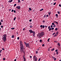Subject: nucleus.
Wrapping results in <instances>:
<instances>
[{
  "instance_id": "50",
  "label": "nucleus",
  "mask_w": 61,
  "mask_h": 61,
  "mask_svg": "<svg viewBox=\"0 0 61 61\" xmlns=\"http://www.w3.org/2000/svg\"><path fill=\"white\" fill-rule=\"evenodd\" d=\"M59 6H60V7H61V5L60 4H59Z\"/></svg>"
},
{
  "instance_id": "18",
  "label": "nucleus",
  "mask_w": 61,
  "mask_h": 61,
  "mask_svg": "<svg viewBox=\"0 0 61 61\" xmlns=\"http://www.w3.org/2000/svg\"><path fill=\"white\" fill-rule=\"evenodd\" d=\"M11 38H14V35H12V36H11Z\"/></svg>"
},
{
  "instance_id": "5",
  "label": "nucleus",
  "mask_w": 61,
  "mask_h": 61,
  "mask_svg": "<svg viewBox=\"0 0 61 61\" xmlns=\"http://www.w3.org/2000/svg\"><path fill=\"white\" fill-rule=\"evenodd\" d=\"M33 57L34 61H37L38 59H37V57L36 56H33Z\"/></svg>"
},
{
  "instance_id": "1",
  "label": "nucleus",
  "mask_w": 61,
  "mask_h": 61,
  "mask_svg": "<svg viewBox=\"0 0 61 61\" xmlns=\"http://www.w3.org/2000/svg\"><path fill=\"white\" fill-rule=\"evenodd\" d=\"M20 51L21 53H24V55H25V52H26V50L25 49V48L23 46V43L21 41L20 42Z\"/></svg>"
},
{
  "instance_id": "48",
  "label": "nucleus",
  "mask_w": 61,
  "mask_h": 61,
  "mask_svg": "<svg viewBox=\"0 0 61 61\" xmlns=\"http://www.w3.org/2000/svg\"><path fill=\"white\" fill-rule=\"evenodd\" d=\"M51 28H52V27H53V25H51Z\"/></svg>"
},
{
  "instance_id": "8",
  "label": "nucleus",
  "mask_w": 61,
  "mask_h": 61,
  "mask_svg": "<svg viewBox=\"0 0 61 61\" xmlns=\"http://www.w3.org/2000/svg\"><path fill=\"white\" fill-rule=\"evenodd\" d=\"M23 58L24 59L23 61H26V58L25 57V55L23 56Z\"/></svg>"
},
{
  "instance_id": "60",
  "label": "nucleus",
  "mask_w": 61,
  "mask_h": 61,
  "mask_svg": "<svg viewBox=\"0 0 61 61\" xmlns=\"http://www.w3.org/2000/svg\"><path fill=\"white\" fill-rule=\"evenodd\" d=\"M1 22L0 21V25H1Z\"/></svg>"
},
{
  "instance_id": "9",
  "label": "nucleus",
  "mask_w": 61,
  "mask_h": 61,
  "mask_svg": "<svg viewBox=\"0 0 61 61\" xmlns=\"http://www.w3.org/2000/svg\"><path fill=\"white\" fill-rule=\"evenodd\" d=\"M16 8H17L18 9H20L21 7H20V6H18L16 7Z\"/></svg>"
},
{
  "instance_id": "38",
  "label": "nucleus",
  "mask_w": 61,
  "mask_h": 61,
  "mask_svg": "<svg viewBox=\"0 0 61 61\" xmlns=\"http://www.w3.org/2000/svg\"><path fill=\"white\" fill-rule=\"evenodd\" d=\"M41 27H41H43V25H41L40 26Z\"/></svg>"
},
{
  "instance_id": "56",
  "label": "nucleus",
  "mask_w": 61,
  "mask_h": 61,
  "mask_svg": "<svg viewBox=\"0 0 61 61\" xmlns=\"http://www.w3.org/2000/svg\"><path fill=\"white\" fill-rule=\"evenodd\" d=\"M2 50H5V49L4 48H2Z\"/></svg>"
},
{
  "instance_id": "46",
  "label": "nucleus",
  "mask_w": 61,
  "mask_h": 61,
  "mask_svg": "<svg viewBox=\"0 0 61 61\" xmlns=\"http://www.w3.org/2000/svg\"><path fill=\"white\" fill-rule=\"evenodd\" d=\"M17 39H18V40H19V37H18L17 38Z\"/></svg>"
},
{
  "instance_id": "17",
  "label": "nucleus",
  "mask_w": 61,
  "mask_h": 61,
  "mask_svg": "<svg viewBox=\"0 0 61 61\" xmlns=\"http://www.w3.org/2000/svg\"><path fill=\"white\" fill-rule=\"evenodd\" d=\"M29 9L30 11H32V9H31V8H29Z\"/></svg>"
},
{
  "instance_id": "55",
  "label": "nucleus",
  "mask_w": 61,
  "mask_h": 61,
  "mask_svg": "<svg viewBox=\"0 0 61 61\" xmlns=\"http://www.w3.org/2000/svg\"><path fill=\"white\" fill-rule=\"evenodd\" d=\"M46 16V17H48V16H49V15H47Z\"/></svg>"
},
{
  "instance_id": "4",
  "label": "nucleus",
  "mask_w": 61,
  "mask_h": 61,
  "mask_svg": "<svg viewBox=\"0 0 61 61\" xmlns=\"http://www.w3.org/2000/svg\"><path fill=\"white\" fill-rule=\"evenodd\" d=\"M29 32L30 33H33V36H34V37H35V34H36L35 32L32 31L31 30H29Z\"/></svg>"
},
{
  "instance_id": "19",
  "label": "nucleus",
  "mask_w": 61,
  "mask_h": 61,
  "mask_svg": "<svg viewBox=\"0 0 61 61\" xmlns=\"http://www.w3.org/2000/svg\"><path fill=\"white\" fill-rule=\"evenodd\" d=\"M57 29H58V28H55V31H57Z\"/></svg>"
},
{
  "instance_id": "24",
  "label": "nucleus",
  "mask_w": 61,
  "mask_h": 61,
  "mask_svg": "<svg viewBox=\"0 0 61 61\" xmlns=\"http://www.w3.org/2000/svg\"><path fill=\"white\" fill-rule=\"evenodd\" d=\"M40 42H42V40H40Z\"/></svg>"
},
{
  "instance_id": "31",
  "label": "nucleus",
  "mask_w": 61,
  "mask_h": 61,
  "mask_svg": "<svg viewBox=\"0 0 61 61\" xmlns=\"http://www.w3.org/2000/svg\"><path fill=\"white\" fill-rule=\"evenodd\" d=\"M16 5V4H15L14 5V6H15Z\"/></svg>"
},
{
  "instance_id": "39",
  "label": "nucleus",
  "mask_w": 61,
  "mask_h": 61,
  "mask_svg": "<svg viewBox=\"0 0 61 61\" xmlns=\"http://www.w3.org/2000/svg\"><path fill=\"white\" fill-rule=\"evenodd\" d=\"M58 50H56L55 51V52H58Z\"/></svg>"
},
{
  "instance_id": "32",
  "label": "nucleus",
  "mask_w": 61,
  "mask_h": 61,
  "mask_svg": "<svg viewBox=\"0 0 61 61\" xmlns=\"http://www.w3.org/2000/svg\"><path fill=\"white\" fill-rule=\"evenodd\" d=\"M36 54H38V51H36Z\"/></svg>"
},
{
  "instance_id": "23",
  "label": "nucleus",
  "mask_w": 61,
  "mask_h": 61,
  "mask_svg": "<svg viewBox=\"0 0 61 61\" xmlns=\"http://www.w3.org/2000/svg\"><path fill=\"white\" fill-rule=\"evenodd\" d=\"M53 59H54V61H56V58H55Z\"/></svg>"
},
{
  "instance_id": "12",
  "label": "nucleus",
  "mask_w": 61,
  "mask_h": 61,
  "mask_svg": "<svg viewBox=\"0 0 61 61\" xmlns=\"http://www.w3.org/2000/svg\"><path fill=\"white\" fill-rule=\"evenodd\" d=\"M55 16H56V18H57V17H58V14H56V15H55Z\"/></svg>"
},
{
  "instance_id": "27",
  "label": "nucleus",
  "mask_w": 61,
  "mask_h": 61,
  "mask_svg": "<svg viewBox=\"0 0 61 61\" xmlns=\"http://www.w3.org/2000/svg\"><path fill=\"white\" fill-rule=\"evenodd\" d=\"M1 22H3V20L2 19H1V20H0Z\"/></svg>"
},
{
  "instance_id": "59",
  "label": "nucleus",
  "mask_w": 61,
  "mask_h": 61,
  "mask_svg": "<svg viewBox=\"0 0 61 61\" xmlns=\"http://www.w3.org/2000/svg\"><path fill=\"white\" fill-rule=\"evenodd\" d=\"M54 42H55V43H57V41H54Z\"/></svg>"
},
{
  "instance_id": "11",
  "label": "nucleus",
  "mask_w": 61,
  "mask_h": 61,
  "mask_svg": "<svg viewBox=\"0 0 61 61\" xmlns=\"http://www.w3.org/2000/svg\"><path fill=\"white\" fill-rule=\"evenodd\" d=\"M57 45L59 46H60V44L59 43H58Z\"/></svg>"
},
{
  "instance_id": "28",
  "label": "nucleus",
  "mask_w": 61,
  "mask_h": 61,
  "mask_svg": "<svg viewBox=\"0 0 61 61\" xmlns=\"http://www.w3.org/2000/svg\"><path fill=\"white\" fill-rule=\"evenodd\" d=\"M42 28H45V25H43L42 26Z\"/></svg>"
},
{
  "instance_id": "63",
  "label": "nucleus",
  "mask_w": 61,
  "mask_h": 61,
  "mask_svg": "<svg viewBox=\"0 0 61 61\" xmlns=\"http://www.w3.org/2000/svg\"><path fill=\"white\" fill-rule=\"evenodd\" d=\"M52 58H55V57H52Z\"/></svg>"
},
{
  "instance_id": "10",
  "label": "nucleus",
  "mask_w": 61,
  "mask_h": 61,
  "mask_svg": "<svg viewBox=\"0 0 61 61\" xmlns=\"http://www.w3.org/2000/svg\"><path fill=\"white\" fill-rule=\"evenodd\" d=\"M12 1H13V0H9L8 2L9 3H11Z\"/></svg>"
},
{
  "instance_id": "14",
  "label": "nucleus",
  "mask_w": 61,
  "mask_h": 61,
  "mask_svg": "<svg viewBox=\"0 0 61 61\" xmlns=\"http://www.w3.org/2000/svg\"><path fill=\"white\" fill-rule=\"evenodd\" d=\"M54 50H55V48H54L51 49V51H54Z\"/></svg>"
},
{
  "instance_id": "25",
  "label": "nucleus",
  "mask_w": 61,
  "mask_h": 61,
  "mask_svg": "<svg viewBox=\"0 0 61 61\" xmlns=\"http://www.w3.org/2000/svg\"><path fill=\"white\" fill-rule=\"evenodd\" d=\"M11 29L12 30H14V29H15V28H11Z\"/></svg>"
},
{
  "instance_id": "57",
  "label": "nucleus",
  "mask_w": 61,
  "mask_h": 61,
  "mask_svg": "<svg viewBox=\"0 0 61 61\" xmlns=\"http://www.w3.org/2000/svg\"><path fill=\"white\" fill-rule=\"evenodd\" d=\"M30 58H32V56H30Z\"/></svg>"
},
{
  "instance_id": "41",
  "label": "nucleus",
  "mask_w": 61,
  "mask_h": 61,
  "mask_svg": "<svg viewBox=\"0 0 61 61\" xmlns=\"http://www.w3.org/2000/svg\"><path fill=\"white\" fill-rule=\"evenodd\" d=\"M56 2H55L53 4V5H56Z\"/></svg>"
},
{
  "instance_id": "33",
  "label": "nucleus",
  "mask_w": 61,
  "mask_h": 61,
  "mask_svg": "<svg viewBox=\"0 0 61 61\" xmlns=\"http://www.w3.org/2000/svg\"><path fill=\"white\" fill-rule=\"evenodd\" d=\"M49 29V31H51V28H50V29Z\"/></svg>"
},
{
  "instance_id": "61",
  "label": "nucleus",
  "mask_w": 61,
  "mask_h": 61,
  "mask_svg": "<svg viewBox=\"0 0 61 61\" xmlns=\"http://www.w3.org/2000/svg\"><path fill=\"white\" fill-rule=\"evenodd\" d=\"M25 28L23 29V31H25Z\"/></svg>"
},
{
  "instance_id": "51",
  "label": "nucleus",
  "mask_w": 61,
  "mask_h": 61,
  "mask_svg": "<svg viewBox=\"0 0 61 61\" xmlns=\"http://www.w3.org/2000/svg\"><path fill=\"white\" fill-rule=\"evenodd\" d=\"M1 28H3V26H2V25L1 26Z\"/></svg>"
},
{
  "instance_id": "49",
  "label": "nucleus",
  "mask_w": 61,
  "mask_h": 61,
  "mask_svg": "<svg viewBox=\"0 0 61 61\" xmlns=\"http://www.w3.org/2000/svg\"><path fill=\"white\" fill-rule=\"evenodd\" d=\"M14 10H12L11 12H14Z\"/></svg>"
},
{
  "instance_id": "21",
  "label": "nucleus",
  "mask_w": 61,
  "mask_h": 61,
  "mask_svg": "<svg viewBox=\"0 0 61 61\" xmlns=\"http://www.w3.org/2000/svg\"><path fill=\"white\" fill-rule=\"evenodd\" d=\"M43 10L44 9H41V10H40V11H43Z\"/></svg>"
},
{
  "instance_id": "6",
  "label": "nucleus",
  "mask_w": 61,
  "mask_h": 61,
  "mask_svg": "<svg viewBox=\"0 0 61 61\" xmlns=\"http://www.w3.org/2000/svg\"><path fill=\"white\" fill-rule=\"evenodd\" d=\"M25 44V46H26V47H29V44L28 43H26V42H24Z\"/></svg>"
},
{
  "instance_id": "7",
  "label": "nucleus",
  "mask_w": 61,
  "mask_h": 61,
  "mask_svg": "<svg viewBox=\"0 0 61 61\" xmlns=\"http://www.w3.org/2000/svg\"><path fill=\"white\" fill-rule=\"evenodd\" d=\"M58 34V32L57 31L56 33V34H55V35L54 36H57Z\"/></svg>"
},
{
  "instance_id": "37",
  "label": "nucleus",
  "mask_w": 61,
  "mask_h": 61,
  "mask_svg": "<svg viewBox=\"0 0 61 61\" xmlns=\"http://www.w3.org/2000/svg\"><path fill=\"white\" fill-rule=\"evenodd\" d=\"M51 27H50V26H49L48 27V29H50V28Z\"/></svg>"
},
{
  "instance_id": "52",
  "label": "nucleus",
  "mask_w": 61,
  "mask_h": 61,
  "mask_svg": "<svg viewBox=\"0 0 61 61\" xmlns=\"http://www.w3.org/2000/svg\"><path fill=\"white\" fill-rule=\"evenodd\" d=\"M45 27L46 28V27H47V26H46V25H45Z\"/></svg>"
},
{
  "instance_id": "53",
  "label": "nucleus",
  "mask_w": 61,
  "mask_h": 61,
  "mask_svg": "<svg viewBox=\"0 0 61 61\" xmlns=\"http://www.w3.org/2000/svg\"><path fill=\"white\" fill-rule=\"evenodd\" d=\"M5 58H3V60L4 61L5 60Z\"/></svg>"
},
{
  "instance_id": "3",
  "label": "nucleus",
  "mask_w": 61,
  "mask_h": 61,
  "mask_svg": "<svg viewBox=\"0 0 61 61\" xmlns=\"http://www.w3.org/2000/svg\"><path fill=\"white\" fill-rule=\"evenodd\" d=\"M3 37L2 38V39L3 40L4 42H5L6 40V37L7 35L6 34L4 35H3Z\"/></svg>"
},
{
  "instance_id": "62",
  "label": "nucleus",
  "mask_w": 61,
  "mask_h": 61,
  "mask_svg": "<svg viewBox=\"0 0 61 61\" xmlns=\"http://www.w3.org/2000/svg\"><path fill=\"white\" fill-rule=\"evenodd\" d=\"M16 61V59H15L14 60V61Z\"/></svg>"
},
{
  "instance_id": "26",
  "label": "nucleus",
  "mask_w": 61,
  "mask_h": 61,
  "mask_svg": "<svg viewBox=\"0 0 61 61\" xmlns=\"http://www.w3.org/2000/svg\"><path fill=\"white\" fill-rule=\"evenodd\" d=\"M51 29L52 30H53L54 29V28H51Z\"/></svg>"
},
{
  "instance_id": "58",
  "label": "nucleus",
  "mask_w": 61,
  "mask_h": 61,
  "mask_svg": "<svg viewBox=\"0 0 61 61\" xmlns=\"http://www.w3.org/2000/svg\"><path fill=\"white\" fill-rule=\"evenodd\" d=\"M2 52V50H0V53H1Z\"/></svg>"
},
{
  "instance_id": "34",
  "label": "nucleus",
  "mask_w": 61,
  "mask_h": 61,
  "mask_svg": "<svg viewBox=\"0 0 61 61\" xmlns=\"http://www.w3.org/2000/svg\"><path fill=\"white\" fill-rule=\"evenodd\" d=\"M30 22H31L32 21V19H30L29 20Z\"/></svg>"
},
{
  "instance_id": "29",
  "label": "nucleus",
  "mask_w": 61,
  "mask_h": 61,
  "mask_svg": "<svg viewBox=\"0 0 61 61\" xmlns=\"http://www.w3.org/2000/svg\"><path fill=\"white\" fill-rule=\"evenodd\" d=\"M50 39V38L48 39L47 41L48 42H49V40Z\"/></svg>"
},
{
  "instance_id": "2",
  "label": "nucleus",
  "mask_w": 61,
  "mask_h": 61,
  "mask_svg": "<svg viewBox=\"0 0 61 61\" xmlns=\"http://www.w3.org/2000/svg\"><path fill=\"white\" fill-rule=\"evenodd\" d=\"M45 35V33L43 32H42L38 34L37 36L39 37L40 38H41L43 36Z\"/></svg>"
},
{
  "instance_id": "64",
  "label": "nucleus",
  "mask_w": 61,
  "mask_h": 61,
  "mask_svg": "<svg viewBox=\"0 0 61 61\" xmlns=\"http://www.w3.org/2000/svg\"><path fill=\"white\" fill-rule=\"evenodd\" d=\"M11 9H9V11H11Z\"/></svg>"
},
{
  "instance_id": "43",
  "label": "nucleus",
  "mask_w": 61,
  "mask_h": 61,
  "mask_svg": "<svg viewBox=\"0 0 61 61\" xmlns=\"http://www.w3.org/2000/svg\"><path fill=\"white\" fill-rule=\"evenodd\" d=\"M45 46V44H43L42 45V46Z\"/></svg>"
},
{
  "instance_id": "40",
  "label": "nucleus",
  "mask_w": 61,
  "mask_h": 61,
  "mask_svg": "<svg viewBox=\"0 0 61 61\" xmlns=\"http://www.w3.org/2000/svg\"><path fill=\"white\" fill-rule=\"evenodd\" d=\"M56 54L57 55H58V51H57V52H56Z\"/></svg>"
},
{
  "instance_id": "20",
  "label": "nucleus",
  "mask_w": 61,
  "mask_h": 61,
  "mask_svg": "<svg viewBox=\"0 0 61 61\" xmlns=\"http://www.w3.org/2000/svg\"><path fill=\"white\" fill-rule=\"evenodd\" d=\"M16 19V17H15L14 19V21H15V20Z\"/></svg>"
},
{
  "instance_id": "44",
  "label": "nucleus",
  "mask_w": 61,
  "mask_h": 61,
  "mask_svg": "<svg viewBox=\"0 0 61 61\" xmlns=\"http://www.w3.org/2000/svg\"><path fill=\"white\" fill-rule=\"evenodd\" d=\"M42 22L43 23H45V21L43 20Z\"/></svg>"
},
{
  "instance_id": "35",
  "label": "nucleus",
  "mask_w": 61,
  "mask_h": 61,
  "mask_svg": "<svg viewBox=\"0 0 61 61\" xmlns=\"http://www.w3.org/2000/svg\"><path fill=\"white\" fill-rule=\"evenodd\" d=\"M32 25H31L30 26V28H32Z\"/></svg>"
},
{
  "instance_id": "45",
  "label": "nucleus",
  "mask_w": 61,
  "mask_h": 61,
  "mask_svg": "<svg viewBox=\"0 0 61 61\" xmlns=\"http://www.w3.org/2000/svg\"><path fill=\"white\" fill-rule=\"evenodd\" d=\"M14 12L15 13H16V11H15V10H14Z\"/></svg>"
},
{
  "instance_id": "54",
  "label": "nucleus",
  "mask_w": 61,
  "mask_h": 61,
  "mask_svg": "<svg viewBox=\"0 0 61 61\" xmlns=\"http://www.w3.org/2000/svg\"><path fill=\"white\" fill-rule=\"evenodd\" d=\"M55 33H53L52 34V35H55Z\"/></svg>"
},
{
  "instance_id": "15",
  "label": "nucleus",
  "mask_w": 61,
  "mask_h": 61,
  "mask_svg": "<svg viewBox=\"0 0 61 61\" xmlns=\"http://www.w3.org/2000/svg\"><path fill=\"white\" fill-rule=\"evenodd\" d=\"M18 0V3H19L21 2V1L20 0Z\"/></svg>"
},
{
  "instance_id": "16",
  "label": "nucleus",
  "mask_w": 61,
  "mask_h": 61,
  "mask_svg": "<svg viewBox=\"0 0 61 61\" xmlns=\"http://www.w3.org/2000/svg\"><path fill=\"white\" fill-rule=\"evenodd\" d=\"M48 14L49 15H50V14H51V12H48Z\"/></svg>"
},
{
  "instance_id": "13",
  "label": "nucleus",
  "mask_w": 61,
  "mask_h": 61,
  "mask_svg": "<svg viewBox=\"0 0 61 61\" xmlns=\"http://www.w3.org/2000/svg\"><path fill=\"white\" fill-rule=\"evenodd\" d=\"M54 23H56V24H57V25L58 24V22H57L56 21H54Z\"/></svg>"
},
{
  "instance_id": "36",
  "label": "nucleus",
  "mask_w": 61,
  "mask_h": 61,
  "mask_svg": "<svg viewBox=\"0 0 61 61\" xmlns=\"http://www.w3.org/2000/svg\"><path fill=\"white\" fill-rule=\"evenodd\" d=\"M57 13H58V14H60V12L58 11L57 12Z\"/></svg>"
},
{
  "instance_id": "47",
  "label": "nucleus",
  "mask_w": 61,
  "mask_h": 61,
  "mask_svg": "<svg viewBox=\"0 0 61 61\" xmlns=\"http://www.w3.org/2000/svg\"><path fill=\"white\" fill-rule=\"evenodd\" d=\"M41 60V59L40 58V59H39L38 60V61H40V60Z\"/></svg>"
},
{
  "instance_id": "42",
  "label": "nucleus",
  "mask_w": 61,
  "mask_h": 61,
  "mask_svg": "<svg viewBox=\"0 0 61 61\" xmlns=\"http://www.w3.org/2000/svg\"><path fill=\"white\" fill-rule=\"evenodd\" d=\"M55 24L54 23H52V25H54Z\"/></svg>"
},
{
  "instance_id": "30",
  "label": "nucleus",
  "mask_w": 61,
  "mask_h": 61,
  "mask_svg": "<svg viewBox=\"0 0 61 61\" xmlns=\"http://www.w3.org/2000/svg\"><path fill=\"white\" fill-rule=\"evenodd\" d=\"M44 18L46 17V15H44Z\"/></svg>"
},
{
  "instance_id": "22",
  "label": "nucleus",
  "mask_w": 61,
  "mask_h": 61,
  "mask_svg": "<svg viewBox=\"0 0 61 61\" xmlns=\"http://www.w3.org/2000/svg\"><path fill=\"white\" fill-rule=\"evenodd\" d=\"M56 25L54 24V25H53V27H56Z\"/></svg>"
}]
</instances>
